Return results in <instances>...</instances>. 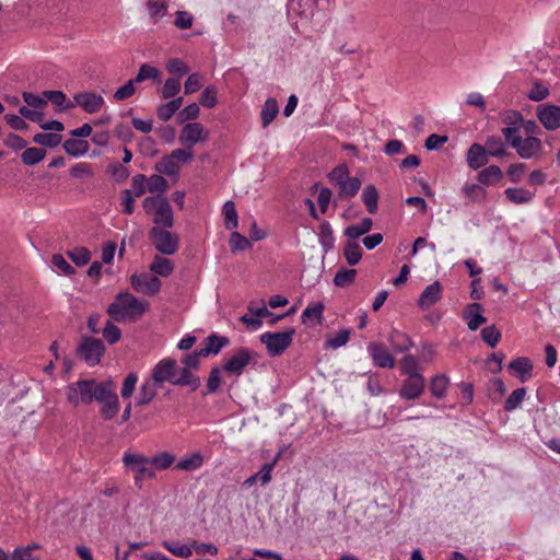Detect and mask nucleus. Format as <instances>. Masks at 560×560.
I'll use <instances>...</instances> for the list:
<instances>
[{
	"instance_id": "nucleus-1",
	"label": "nucleus",
	"mask_w": 560,
	"mask_h": 560,
	"mask_svg": "<svg viewBox=\"0 0 560 560\" xmlns=\"http://www.w3.org/2000/svg\"><path fill=\"white\" fill-rule=\"evenodd\" d=\"M147 303L140 301L128 292L119 293L108 306L109 316L117 322H133L145 311Z\"/></svg>"
},
{
	"instance_id": "nucleus-2",
	"label": "nucleus",
	"mask_w": 560,
	"mask_h": 560,
	"mask_svg": "<svg viewBox=\"0 0 560 560\" xmlns=\"http://www.w3.org/2000/svg\"><path fill=\"white\" fill-rule=\"evenodd\" d=\"M316 4L317 0L288 1V20L298 33L307 35L312 30V19Z\"/></svg>"
},
{
	"instance_id": "nucleus-3",
	"label": "nucleus",
	"mask_w": 560,
	"mask_h": 560,
	"mask_svg": "<svg viewBox=\"0 0 560 560\" xmlns=\"http://www.w3.org/2000/svg\"><path fill=\"white\" fill-rule=\"evenodd\" d=\"M103 386V381L95 378H81L72 382L66 387V398L70 405L78 407L80 405H91Z\"/></svg>"
},
{
	"instance_id": "nucleus-4",
	"label": "nucleus",
	"mask_w": 560,
	"mask_h": 560,
	"mask_svg": "<svg viewBox=\"0 0 560 560\" xmlns=\"http://www.w3.org/2000/svg\"><path fill=\"white\" fill-rule=\"evenodd\" d=\"M502 133L506 142H509L523 159H532L541 151L542 145L540 139L536 137H527L524 139L515 127H505Z\"/></svg>"
},
{
	"instance_id": "nucleus-5",
	"label": "nucleus",
	"mask_w": 560,
	"mask_h": 560,
	"mask_svg": "<svg viewBox=\"0 0 560 560\" xmlns=\"http://www.w3.org/2000/svg\"><path fill=\"white\" fill-rule=\"evenodd\" d=\"M122 464L127 469L135 472V485L139 489L142 488V483L145 478H155V471L150 458L141 453H124Z\"/></svg>"
},
{
	"instance_id": "nucleus-6",
	"label": "nucleus",
	"mask_w": 560,
	"mask_h": 560,
	"mask_svg": "<svg viewBox=\"0 0 560 560\" xmlns=\"http://www.w3.org/2000/svg\"><path fill=\"white\" fill-rule=\"evenodd\" d=\"M329 182L339 189L340 198L354 197L361 188V179L351 177L349 168L346 164L336 166L328 174Z\"/></svg>"
},
{
	"instance_id": "nucleus-7",
	"label": "nucleus",
	"mask_w": 560,
	"mask_h": 560,
	"mask_svg": "<svg viewBox=\"0 0 560 560\" xmlns=\"http://www.w3.org/2000/svg\"><path fill=\"white\" fill-rule=\"evenodd\" d=\"M100 407V413L103 419L110 420L115 418L120 409L118 396L116 394V384L112 378L103 381V386L95 398Z\"/></svg>"
},
{
	"instance_id": "nucleus-8",
	"label": "nucleus",
	"mask_w": 560,
	"mask_h": 560,
	"mask_svg": "<svg viewBox=\"0 0 560 560\" xmlns=\"http://www.w3.org/2000/svg\"><path fill=\"white\" fill-rule=\"evenodd\" d=\"M143 208L147 213L153 217L154 223L165 228L173 225V211L164 195L147 197L143 201Z\"/></svg>"
},
{
	"instance_id": "nucleus-9",
	"label": "nucleus",
	"mask_w": 560,
	"mask_h": 560,
	"mask_svg": "<svg viewBox=\"0 0 560 560\" xmlns=\"http://www.w3.org/2000/svg\"><path fill=\"white\" fill-rule=\"evenodd\" d=\"M294 335V329L279 332L267 331L261 334L259 339L260 342L265 345L269 355L278 357L281 355L290 347Z\"/></svg>"
},
{
	"instance_id": "nucleus-10",
	"label": "nucleus",
	"mask_w": 560,
	"mask_h": 560,
	"mask_svg": "<svg viewBox=\"0 0 560 560\" xmlns=\"http://www.w3.org/2000/svg\"><path fill=\"white\" fill-rule=\"evenodd\" d=\"M150 238L156 250L163 255H173L178 248L177 236L172 232L159 226L152 228L150 231Z\"/></svg>"
},
{
	"instance_id": "nucleus-11",
	"label": "nucleus",
	"mask_w": 560,
	"mask_h": 560,
	"mask_svg": "<svg viewBox=\"0 0 560 560\" xmlns=\"http://www.w3.org/2000/svg\"><path fill=\"white\" fill-rule=\"evenodd\" d=\"M132 288L145 295H155L161 290V281L156 276L148 272L135 273L130 278Z\"/></svg>"
},
{
	"instance_id": "nucleus-12",
	"label": "nucleus",
	"mask_w": 560,
	"mask_h": 560,
	"mask_svg": "<svg viewBox=\"0 0 560 560\" xmlns=\"http://www.w3.org/2000/svg\"><path fill=\"white\" fill-rule=\"evenodd\" d=\"M208 137V130L200 122H188L182 128L178 140L183 145L191 148L206 141Z\"/></svg>"
},
{
	"instance_id": "nucleus-13",
	"label": "nucleus",
	"mask_w": 560,
	"mask_h": 560,
	"mask_svg": "<svg viewBox=\"0 0 560 560\" xmlns=\"http://www.w3.org/2000/svg\"><path fill=\"white\" fill-rule=\"evenodd\" d=\"M104 350L100 339L83 338L78 351L90 366H94L101 361Z\"/></svg>"
},
{
	"instance_id": "nucleus-14",
	"label": "nucleus",
	"mask_w": 560,
	"mask_h": 560,
	"mask_svg": "<svg viewBox=\"0 0 560 560\" xmlns=\"http://www.w3.org/2000/svg\"><path fill=\"white\" fill-rule=\"evenodd\" d=\"M536 116L545 129L557 130L560 128L559 105L541 104L536 108Z\"/></svg>"
},
{
	"instance_id": "nucleus-15",
	"label": "nucleus",
	"mask_w": 560,
	"mask_h": 560,
	"mask_svg": "<svg viewBox=\"0 0 560 560\" xmlns=\"http://www.w3.org/2000/svg\"><path fill=\"white\" fill-rule=\"evenodd\" d=\"M73 104L88 114H94L103 108L105 100L94 92H80L73 96Z\"/></svg>"
},
{
	"instance_id": "nucleus-16",
	"label": "nucleus",
	"mask_w": 560,
	"mask_h": 560,
	"mask_svg": "<svg viewBox=\"0 0 560 560\" xmlns=\"http://www.w3.org/2000/svg\"><path fill=\"white\" fill-rule=\"evenodd\" d=\"M176 372V362L173 359L166 358L159 361L152 370L151 380L155 384L162 385L166 382L174 384Z\"/></svg>"
},
{
	"instance_id": "nucleus-17",
	"label": "nucleus",
	"mask_w": 560,
	"mask_h": 560,
	"mask_svg": "<svg viewBox=\"0 0 560 560\" xmlns=\"http://www.w3.org/2000/svg\"><path fill=\"white\" fill-rule=\"evenodd\" d=\"M250 359L252 352L246 348H241L235 352V354L226 360L223 369L231 375L238 376L243 373Z\"/></svg>"
},
{
	"instance_id": "nucleus-18",
	"label": "nucleus",
	"mask_w": 560,
	"mask_h": 560,
	"mask_svg": "<svg viewBox=\"0 0 560 560\" xmlns=\"http://www.w3.org/2000/svg\"><path fill=\"white\" fill-rule=\"evenodd\" d=\"M281 457V453H278L270 463H266L261 466L260 470L243 482L246 488H252L255 483L259 482L261 486H267L272 479V471Z\"/></svg>"
},
{
	"instance_id": "nucleus-19",
	"label": "nucleus",
	"mask_w": 560,
	"mask_h": 560,
	"mask_svg": "<svg viewBox=\"0 0 560 560\" xmlns=\"http://www.w3.org/2000/svg\"><path fill=\"white\" fill-rule=\"evenodd\" d=\"M20 115H22L24 118L36 122L43 128L44 130H52V131H62L63 130V124L59 120H51L48 122L44 121V114L40 110H32L28 109L26 106H22L19 109Z\"/></svg>"
},
{
	"instance_id": "nucleus-20",
	"label": "nucleus",
	"mask_w": 560,
	"mask_h": 560,
	"mask_svg": "<svg viewBox=\"0 0 560 560\" xmlns=\"http://www.w3.org/2000/svg\"><path fill=\"white\" fill-rule=\"evenodd\" d=\"M424 389V378L422 375H411L401 385L399 394L405 399L418 398Z\"/></svg>"
},
{
	"instance_id": "nucleus-21",
	"label": "nucleus",
	"mask_w": 560,
	"mask_h": 560,
	"mask_svg": "<svg viewBox=\"0 0 560 560\" xmlns=\"http://www.w3.org/2000/svg\"><path fill=\"white\" fill-rule=\"evenodd\" d=\"M463 318L467 322L468 329L472 331L487 322L483 316V307L479 303L468 304L463 312Z\"/></svg>"
},
{
	"instance_id": "nucleus-22",
	"label": "nucleus",
	"mask_w": 560,
	"mask_h": 560,
	"mask_svg": "<svg viewBox=\"0 0 560 560\" xmlns=\"http://www.w3.org/2000/svg\"><path fill=\"white\" fill-rule=\"evenodd\" d=\"M442 296V285L439 281L425 287L418 300V306L422 310H428L440 301Z\"/></svg>"
},
{
	"instance_id": "nucleus-23",
	"label": "nucleus",
	"mask_w": 560,
	"mask_h": 560,
	"mask_svg": "<svg viewBox=\"0 0 560 560\" xmlns=\"http://www.w3.org/2000/svg\"><path fill=\"white\" fill-rule=\"evenodd\" d=\"M509 370L511 374L524 383L532 377L533 363L528 358L520 357L509 363Z\"/></svg>"
},
{
	"instance_id": "nucleus-24",
	"label": "nucleus",
	"mask_w": 560,
	"mask_h": 560,
	"mask_svg": "<svg viewBox=\"0 0 560 560\" xmlns=\"http://www.w3.org/2000/svg\"><path fill=\"white\" fill-rule=\"evenodd\" d=\"M368 351L375 365L380 368L394 366V357L383 346L377 343L370 345Z\"/></svg>"
},
{
	"instance_id": "nucleus-25",
	"label": "nucleus",
	"mask_w": 560,
	"mask_h": 560,
	"mask_svg": "<svg viewBox=\"0 0 560 560\" xmlns=\"http://www.w3.org/2000/svg\"><path fill=\"white\" fill-rule=\"evenodd\" d=\"M487 155H488V153L482 145H480L478 143H474L469 148L467 155H466V161H467L468 166L471 170L480 168L481 166H483L488 163Z\"/></svg>"
},
{
	"instance_id": "nucleus-26",
	"label": "nucleus",
	"mask_w": 560,
	"mask_h": 560,
	"mask_svg": "<svg viewBox=\"0 0 560 560\" xmlns=\"http://www.w3.org/2000/svg\"><path fill=\"white\" fill-rule=\"evenodd\" d=\"M324 304L316 302L310 304L302 313L301 320L306 326L320 325L323 322Z\"/></svg>"
},
{
	"instance_id": "nucleus-27",
	"label": "nucleus",
	"mask_w": 560,
	"mask_h": 560,
	"mask_svg": "<svg viewBox=\"0 0 560 560\" xmlns=\"http://www.w3.org/2000/svg\"><path fill=\"white\" fill-rule=\"evenodd\" d=\"M161 546L177 558H188L192 555L191 540L182 542L175 539H167L163 540Z\"/></svg>"
},
{
	"instance_id": "nucleus-28",
	"label": "nucleus",
	"mask_w": 560,
	"mask_h": 560,
	"mask_svg": "<svg viewBox=\"0 0 560 560\" xmlns=\"http://www.w3.org/2000/svg\"><path fill=\"white\" fill-rule=\"evenodd\" d=\"M279 105L273 97H269L265 101L261 110L260 119L262 128H267L278 116Z\"/></svg>"
},
{
	"instance_id": "nucleus-29",
	"label": "nucleus",
	"mask_w": 560,
	"mask_h": 560,
	"mask_svg": "<svg viewBox=\"0 0 560 560\" xmlns=\"http://www.w3.org/2000/svg\"><path fill=\"white\" fill-rule=\"evenodd\" d=\"M229 343L226 337L218 336L215 334L210 335L206 340L203 348L200 350L203 357L209 354H218L220 350Z\"/></svg>"
},
{
	"instance_id": "nucleus-30",
	"label": "nucleus",
	"mask_w": 560,
	"mask_h": 560,
	"mask_svg": "<svg viewBox=\"0 0 560 560\" xmlns=\"http://www.w3.org/2000/svg\"><path fill=\"white\" fill-rule=\"evenodd\" d=\"M502 177L503 173L497 165H490L478 173V180L485 186L495 185Z\"/></svg>"
},
{
	"instance_id": "nucleus-31",
	"label": "nucleus",
	"mask_w": 560,
	"mask_h": 560,
	"mask_svg": "<svg viewBox=\"0 0 560 560\" xmlns=\"http://www.w3.org/2000/svg\"><path fill=\"white\" fill-rule=\"evenodd\" d=\"M168 5L164 0H148L147 11L153 24L167 14Z\"/></svg>"
},
{
	"instance_id": "nucleus-32",
	"label": "nucleus",
	"mask_w": 560,
	"mask_h": 560,
	"mask_svg": "<svg viewBox=\"0 0 560 560\" xmlns=\"http://www.w3.org/2000/svg\"><path fill=\"white\" fill-rule=\"evenodd\" d=\"M159 385L153 380H147L142 383L140 390L137 396V405L145 406L152 401L156 395V387Z\"/></svg>"
},
{
	"instance_id": "nucleus-33",
	"label": "nucleus",
	"mask_w": 560,
	"mask_h": 560,
	"mask_svg": "<svg viewBox=\"0 0 560 560\" xmlns=\"http://www.w3.org/2000/svg\"><path fill=\"white\" fill-rule=\"evenodd\" d=\"M205 463V458L201 453L195 452L186 457L182 458L177 464L176 468L184 471H195L199 469Z\"/></svg>"
},
{
	"instance_id": "nucleus-34",
	"label": "nucleus",
	"mask_w": 560,
	"mask_h": 560,
	"mask_svg": "<svg viewBox=\"0 0 560 560\" xmlns=\"http://www.w3.org/2000/svg\"><path fill=\"white\" fill-rule=\"evenodd\" d=\"M89 143L82 139L71 138L63 142L65 151L74 158L83 156L89 151Z\"/></svg>"
},
{
	"instance_id": "nucleus-35",
	"label": "nucleus",
	"mask_w": 560,
	"mask_h": 560,
	"mask_svg": "<svg viewBox=\"0 0 560 560\" xmlns=\"http://www.w3.org/2000/svg\"><path fill=\"white\" fill-rule=\"evenodd\" d=\"M150 270L158 276L168 277L173 272L174 266L168 258L156 255L153 258Z\"/></svg>"
},
{
	"instance_id": "nucleus-36",
	"label": "nucleus",
	"mask_w": 560,
	"mask_h": 560,
	"mask_svg": "<svg viewBox=\"0 0 560 560\" xmlns=\"http://www.w3.org/2000/svg\"><path fill=\"white\" fill-rule=\"evenodd\" d=\"M506 198L515 205H524L532 201L534 192L524 188H506L504 191Z\"/></svg>"
},
{
	"instance_id": "nucleus-37",
	"label": "nucleus",
	"mask_w": 560,
	"mask_h": 560,
	"mask_svg": "<svg viewBox=\"0 0 560 560\" xmlns=\"http://www.w3.org/2000/svg\"><path fill=\"white\" fill-rule=\"evenodd\" d=\"M222 214L224 218V225L228 230H235L238 226V215L232 200L224 202L222 207Z\"/></svg>"
},
{
	"instance_id": "nucleus-38",
	"label": "nucleus",
	"mask_w": 560,
	"mask_h": 560,
	"mask_svg": "<svg viewBox=\"0 0 560 560\" xmlns=\"http://www.w3.org/2000/svg\"><path fill=\"white\" fill-rule=\"evenodd\" d=\"M149 458L155 472L166 470L175 463V456L170 452H159Z\"/></svg>"
},
{
	"instance_id": "nucleus-39",
	"label": "nucleus",
	"mask_w": 560,
	"mask_h": 560,
	"mask_svg": "<svg viewBox=\"0 0 560 560\" xmlns=\"http://www.w3.org/2000/svg\"><path fill=\"white\" fill-rule=\"evenodd\" d=\"M174 385L190 386L196 389L199 386V378L196 377L188 368L176 370Z\"/></svg>"
},
{
	"instance_id": "nucleus-40",
	"label": "nucleus",
	"mask_w": 560,
	"mask_h": 560,
	"mask_svg": "<svg viewBox=\"0 0 560 560\" xmlns=\"http://www.w3.org/2000/svg\"><path fill=\"white\" fill-rule=\"evenodd\" d=\"M182 105H183L182 97H177V98H174L165 104H162L158 108L159 118L163 121L170 120L173 117V115L182 107Z\"/></svg>"
},
{
	"instance_id": "nucleus-41",
	"label": "nucleus",
	"mask_w": 560,
	"mask_h": 560,
	"mask_svg": "<svg viewBox=\"0 0 560 560\" xmlns=\"http://www.w3.org/2000/svg\"><path fill=\"white\" fill-rule=\"evenodd\" d=\"M361 197L368 211L372 214L376 213L378 201V194L376 188L373 185L365 186Z\"/></svg>"
},
{
	"instance_id": "nucleus-42",
	"label": "nucleus",
	"mask_w": 560,
	"mask_h": 560,
	"mask_svg": "<svg viewBox=\"0 0 560 560\" xmlns=\"http://www.w3.org/2000/svg\"><path fill=\"white\" fill-rule=\"evenodd\" d=\"M372 220L370 218H364L360 223L348 226L345 234L351 240H357L368 233L372 229Z\"/></svg>"
},
{
	"instance_id": "nucleus-43",
	"label": "nucleus",
	"mask_w": 560,
	"mask_h": 560,
	"mask_svg": "<svg viewBox=\"0 0 560 560\" xmlns=\"http://www.w3.org/2000/svg\"><path fill=\"white\" fill-rule=\"evenodd\" d=\"M229 245L232 253H238L252 248L250 241L237 231H233L231 233Z\"/></svg>"
},
{
	"instance_id": "nucleus-44",
	"label": "nucleus",
	"mask_w": 560,
	"mask_h": 560,
	"mask_svg": "<svg viewBox=\"0 0 560 560\" xmlns=\"http://www.w3.org/2000/svg\"><path fill=\"white\" fill-rule=\"evenodd\" d=\"M44 96L46 97V103L50 101L60 109H70L74 106L72 102L67 101L66 94L61 91H45Z\"/></svg>"
},
{
	"instance_id": "nucleus-45",
	"label": "nucleus",
	"mask_w": 560,
	"mask_h": 560,
	"mask_svg": "<svg viewBox=\"0 0 560 560\" xmlns=\"http://www.w3.org/2000/svg\"><path fill=\"white\" fill-rule=\"evenodd\" d=\"M450 380L446 375H435L431 380L430 390L434 397L441 398L445 395Z\"/></svg>"
},
{
	"instance_id": "nucleus-46",
	"label": "nucleus",
	"mask_w": 560,
	"mask_h": 560,
	"mask_svg": "<svg viewBox=\"0 0 560 560\" xmlns=\"http://www.w3.org/2000/svg\"><path fill=\"white\" fill-rule=\"evenodd\" d=\"M526 396V389L525 387H520L514 389L509 397L505 400L504 409L509 412L514 411L517 409Z\"/></svg>"
},
{
	"instance_id": "nucleus-47",
	"label": "nucleus",
	"mask_w": 560,
	"mask_h": 560,
	"mask_svg": "<svg viewBox=\"0 0 560 560\" xmlns=\"http://www.w3.org/2000/svg\"><path fill=\"white\" fill-rule=\"evenodd\" d=\"M179 165L172 159V155L164 156L158 164H156V171L168 175V176H176L179 172Z\"/></svg>"
},
{
	"instance_id": "nucleus-48",
	"label": "nucleus",
	"mask_w": 560,
	"mask_h": 560,
	"mask_svg": "<svg viewBox=\"0 0 560 560\" xmlns=\"http://www.w3.org/2000/svg\"><path fill=\"white\" fill-rule=\"evenodd\" d=\"M343 254L347 259V262L350 266H355L357 264H359L362 257L361 247L355 242H348L345 246Z\"/></svg>"
},
{
	"instance_id": "nucleus-49",
	"label": "nucleus",
	"mask_w": 560,
	"mask_h": 560,
	"mask_svg": "<svg viewBox=\"0 0 560 560\" xmlns=\"http://www.w3.org/2000/svg\"><path fill=\"white\" fill-rule=\"evenodd\" d=\"M51 269L63 276H70L74 273V269L71 265L65 259L62 255L55 254L51 258Z\"/></svg>"
},
{
	"instance_id": "nucleus-50",
	"label": "nucleus",
	"mask_w": 560,
	"mask_h": 560,
	"mask_svg": "<svg viewBox=\"0 0 560 560\" xmlns=\"http://www.w3.org/2000/svg\"><path fill=\"white\" fill-rule=\"evenodd\" d=\"M160 71L158 68L143 63L140 66L139 71L135 78V81L137 83H141L145 80L152 79V80H159L160 79Z\"/></svg>"
},
{
	"instance_id": "nucleus-51",
	"label": "nucleus",
	"mask_w": 560,
	"mask_h": 560,
	"mask_svg": "<svg viewBox=\"0 0 560 560\" xmlns=\"http://www.w3.org/2000/svg\"><path fill=\"white\" fill-rule=\"evenodd\" d=\"M46 155V152L39 148H28L26 149L22 155V162L26 165H34L40 162Z\"/></svg>"
},
{
	"instance_id": "nucleus-52",
	"label": "nucleus",
	"mask_w": 560,
	"mask_h": 560,
	"mask_svg": "<svg viewBox=\"0 0 560 560\" xmlns=\"http://www.w3.org/2000/svg\"><path fill=\"white\" fill-rule=\"evenodd\" d=\"M22 97L24 103L28 106L27 108L32 110H38L47 105L44 94L37 95L31 92H23Z\"/></svg>"
},
{
	"instance_id": "nucleus-53",
	"label": "nucleus",
	"mask_w": 560,
	"mask_h": 560,
	"mask_svg": "<svg viewBox=\"0 0 560 560\" xmlns=\"http://www.w3.org/2000/svg\"><path fill=\"white\" fill-rule=\"evenodd\" d=\"M218 90L213 85L203 89L200 95V104L207 108H213L218 103Z\"/></svg>"
},
{
	"instance_id": "nucleus-54",
	"label": "nucleus",
	"mask_w": 560,
	"mask_h": 560,
	"mask_svg": "<svg viewBox=\"0 0 560 560\" xmlns=\"http://www.w3.org/2000/svg\"><path fill=\"white\" fill-rule=\"evenodd\" d=\"M68 256L79 267L86 265L91 259V253L85 247H75L68 252Z\"/></svg>"
},
{
	"instance_id": "nucleus-55",
	"label": "nucleus",
	"mask_w": 560,
	"mask_h": 560,
	"mask_svg": "<svg viewBox=\"0 0 560 560\" xmlns=\"http://www.w3.org/2000/svg\"><path fill=\"white\" fill-rule=\"evenodd\" d=\"M350 338V330L349 329H341L338 332H336L334 336H330L326 340V346L332 349H338L340 347H343Z\"/></svg>"
},
{
	"instance_id": "nucleus-56",
	"label": "nucleus",
	"mask_w": 560,
	"mask_h": 560,
	"mask_svg": "<svg viewBox=\"0 0 560 560\" xmlns=\"http://www.w3.org/2000/svg\"><path fill=\"white\" fill-rule=\"evenodd\" d=\"M465 197L472 201L481 200L486 197V191L479 184H465L462 188Z\"/></svg>"
},
{
	"instance_id": "nucleus-57",
	"label": "nucleus",
	"mask_w": 560,
	"mask_h": 560,
	"mask_svg": "<svg viewBox=\"0 0 560 560\" xmlns=\"http://www.w3.org/2000/svg\"><path fill=\"white\" fill-rule=\"evenodd\" d=\"M147 187L150 192H156V195H164L167 183L164 177L160 175H152L147 179Z\"/></svg>"
},
{
	"instance_id": "nucleus-58",
	"label": "nucleus",
	"mask_w": 560,
	"mask_h": 560,
	"mask_svg": "<svg viewBox=\"0 0 560 560\" xmlns=\"http://www.w3.org/2000/svg\"><path fill=\"white\" fill-rule=\"evenodd\" d=\"M355 276L357 271L354 269L342 268L336 273L334 278V283L337 287H346L354 281Z\"/></svg>"
},
{
	"instance_id": "nucleus-59",
	"label": "nucleus",
	"mask_w": 560,
	"mask_h": 560,
	"mask_svg": "<svg viewBox=\"0 0 560 560\" xmlns=\"http://www.w3.org/2000/svg\"><path fill=\"white\" fill-rule=\"evenodd\" d=\"M481 339L490 347L494 348L501 339V332L494 325L488 326L481 330Z\"/></svg>"
},
{
	"instance_id": "nucleus-60",
	"label": "nucleus",
	"mask_w": 560,
	"mask_h": 560,
	"mask_svg": "<svg viewBox=\"0 0 560 560\" xmlns=\"http://www.w3.org/2000/svg\"><path fill=\"white\" fill-rule=\"evenodd\" d=\"M527 96L530 101L541 102L549 96V89L540 82H535Z\"/></svg>"
},
{
	"instance_id": "nucleus-61",
	"label": "nucleus",
	"mask_w": 560,
	"mask_h": 560,
	"mask_svg": "<svg viewBox=\"0 0 560 560\" xmlns=\"http://www.w3.org/2000/svg\"><path fill=\"white\" fill-rule=\"evenodd\" d=\"M137 382H138V375L133 372L129 373L125 377L122 387H121V392H120L121 397L124 399H130V397L132 396V394L135 392Z\"/></svg>"
},
{
	"instance_id": "nucleus-62",
	"label": "nucleus",
	"mask_w": 560,
	"mask_h": 560,
	"mask_svg": "<svg viewBox=\"0 0 560 560\" xmlns=\"http://www.w3.org/2000/svg\"><path fill=\"white\" fill-rule=\"evenodd\" d=\"M194 24V16L188 11H176L174 25L178 30H189Z\"/></svg>"
},
{
	"instance_id": "nucleus-63",
	"label": "nucleus",
	"mask_w": 560,
	"mask_h": 560,
	"mask_svg": "<svg viewBox=\"0 0 560 560\" xmlns=\"http://www.w3.org/2000/svg\"><path fill=\"white\" fill-rule=\"evenodd\" d=\"M61 137L58 133H37L34 142L40 145L54 148L60 143Z\"/></svg>"
},
{
	"instance_id": "nucleus-64",
	"label": "nucleus",
	"mask_w": 560,
	"mask_h": 560,
	"mask_svg": "<svg viewBox=\"0 0 560 560\" xmlns=\"http://www.w3.org/2000/svg\"><path fill=\"white\" fill-rule=\"evenodd\" d=\"M180 91V81L176 78H168L162 89L163 98H172Z\"/></svg>"
}]
</instances>
